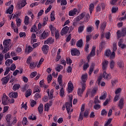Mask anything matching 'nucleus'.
I'll return each mask as SVG.
<instances>
[{
    "label": "nucleus",
    "mask_w": 126,
    "mask_h": 126,
    "mask_svg": "<svg viewBox=\"0 0 126 126\" xmlns=\"http://www.w3.org/2000/svg\"><path fill=\"white\" fill-rule=\"evenodd\" d=\"M118 39H120L121 37H125L126 35V28L123 29L122 31L118 30L116 32Z\"/></svg>",
    "instance_id": "1"
},
{
    "label": "nucleus",
    "mask_w": 126,
    "mask_h": 126,
    "mask_svg": "<svg viewBox=\"0 0 126 126\" xmlns=\"http://www.w3.org/2000/svg\"><path fill=\"white\" fill-rule=\"evenodd\" d=\"M9 103V99L5 94H3V96L2 98V104L4 105H8Z\"/></svg>",
    "instance_id": "2"
},
{
    "label": "nucleus",
    "mask_w": 126,
    "mask_h": 126,
    "mask_svg": "<svg viewBox=\"0 0 126 126\" xmlns=\"http://www.w3.org/2000/svg\"><path fill=\"white\" fill-rule=\"evenodd\" d=\"M86 84L83 83L82 84V89L80 88H79L78 89L77 93L79 96H81L82 93H83V92L85 91V89L86 88Z\"/></svg>",
    "instance_id": "3"
},
{
    "label": "nucleus",
    "mask_w": 126,
    "mask_h": 126,
    "mask_svg": "<svg viewBox=\"0 0 126 126\" xmlns=\"http://www.w3.org/2000/svg\"><path fill=\"white\" fill-rule=\"evenodd\" d=\"M71 108H72V103H71V102L66 103V110L68 114H70L71 112H73V109H71Z\"/></svg>",
    "instance_id": "4"
},
{
    "label": "nucleus",
    "mask_w": 126,
    "mask_h": 126,
    "mask_svg": "<svg viewBox=\"0 0 126 126\" xmlns=\"http://www.w3.org/2000/svg\"><path fill=\"white\" fill-rule=\"evenodd\" d=\"M85 109V104H82L81 108V112L79 116L78 121H82L83 120V112Z\"/></svg>",
    "instance_id": "5"
},
{
    "label": "nucleus",
    "mask_w": 126,
    "mask_h": 126,
    "mask_svg": "<svg viewBox=\"0 0 126 126\" xmlns=\"http://www.w3.org/2000/svg\"><path fill=\"white\" fill-rule=\"evenodd\" d=\"M10 78V75L8 74L7 76L6 77H4L2 78L1 80V81L2 82V84L3 85H5V84H7L8 81H9V79Z\"/></svg>",
    "instance_id": "6"
},
{
    "label": "nucleus",
    "mask_w": 126,
    "mask_h": 126,
    "mask_svg": "<svg viewBox=\"0 0 126 126\" xmlns=\"http://www.w3.org/2000/svg\"><path fill=\"white\" fill-rule=\"evenodd\" d=\"M95 50H96V47L93 46L92 51H91L90 55H88V56L87 57L88 61H89V60H90V57H94V56H95V55H96V53H95Z\"/></svg>",
    "instance_id": "7"
},
{
    "label": "nucleus",
    "mask_w": 126,
    "mask_h": 126,
    "mask_svg": "<svg viewBox=\"0 0 126 126\" xmlns=\"http://www.w3.org/2000/svg\"><path fill=\"white\" fill-rule=\"evenodd\" d=\"M26 5V0H22L19 2L17 4V6L18 8H22V7H24Z\"/></svg>",
    "instance_id": "8"
},
{
    "label": "nucleus",
    "mask_w": 126,
    "mask_h": 126,
    "mask_svg": "<svg viewBox=\"0 0 126 126\" xmlns=\"http://www.w3.org/2000/svg\"><path fill=\"white\" fill-rule=\"evenodd\" d=\"M73 90V84L71 83V81H69L68 83V89L67 92L68 93H71V92H72V91Z\"/></svg>",
    "instance_id": "9"
},
{
    "label": "nucleus",
    "mask_w": 126,
    "mask_h": 126,
    "mask_svg": "<svg viewBox=\"0 0 126 126\" xmlns=\"http://www.w3.org/2000/svg\"><path fill=\"white\" fill-rule=\"evenodd\" d=\"M71 54L72 56H79L80 55V52L77 49H73L71 51Z\"/></svg>",
    "instance_id": "10"
},
{
    "label": "nucleus",
    "mask_w": 126,
    "mask_h": 126,
    "mask_svg": "<svg viewBox=\"0 0 126 126\" xmlns=\"http://www.w3.org/2000/svg\"><path fill=\"white\" fill-rule=\"evenodd\" d=\"M124 42L123 39H120L118 42V46L121 49H125L126 48V45L125 43H123Z\"/></svg>",
    "instance_id": "11"
},
{
    "label": "nucleus",
    "mask_w": 126,
    "mask_h": 126,
    "mask_svg": "<svg viewBox=\"0 0 126 126\" xmlns=\"http://www.w3.org/2000/svg\"><path fill=\"white\" fill-rule=\"evenodd\" d=\"M81 80L83 83H85L86 81H87V79H88V74L87 73H85L83 74L81 77Z\"/></svg>",
    "instance_id": "12"
},
{
    "label": "nucleus",
    "mask_w": 126,
    "mask_h": 126,
    "mask_svg": "<svg viewBox=\"0 0 126 126\" xmlns=\"http://www.w3.org/2000/svg\"><path fill=\"white\" fill-rule=\"evenodd\" d=\"M52 104H53V102H52V101H50L49 103H46L44 105V110L46 111V112H48V111L50 110V107L52 106Z\"/></svg>",
    "instance_id": "13"
},
{
    "label": "nucleus",
    "mask_w": 126,
    "mask_h": 126,
    "mask_svg": "<svg viewBox=\"0 0 126 126\" xmlns=\"http://www.w3.org/2000/svg\"><path fill=\"white\" fill-rule=\"evenodd\" d=\"M108 63H109V62L106 60H104L102 62V68L103 70H106V69H107V67H108Z\"/></svg>",
    "instance_id": "14"
},
{
    "label": "nucleus",
    "mask_w": 126,
    "mask_h": 126,
    "mask_svg": "<svg viewBox=\"0 0 126 126\" xmlns=\"http://www.w3.org/2000/svg\"><path fill=\"white\" fill-rule=\"evenodd\" d=\"M11 43V40L10 39H6L3 41V45L4 47H9Z\"/></svg>",
    "instance_id": "15"
},
{
    "label": "nucleus",
    "mask_w": 126,
    "mask_h": 126,
    "mask_svg": "<svg viewBox=\"0 0 126 126\" xmlns=\"http://www.w3.org/2000/svg\"><path fill=\"white\" fill-rule=\"evenodd\" d=\"M14 8V6H13V5H11L7 9V10L6 11V13H7V14H12V12H13Z\"/></svg>",
    "instance_id": "16"
},
{
    "label": "nucleus",
    "mask_w": 126,
    "mask_h": 126,
    "mask_svg": "<svg viewBox=\"0 0 126 126\" xmlns=\"http://www.w3.org/2000/svg\"><path fill=\"white\" fill-rule=\"evenodd\" d=\"M69 28L67 26H65L61 31V35L62 36H63V35L66 34L67 33V31H68Z\"/></svg>",
    "instance_id": "17"
},
{
    "label": "nucleus",
    "mask_w": 126,
    "mask_h": 126,
    "mask_svg": "<svg viewBox=\"0 0 126 126\" xmlns=\"http://www.w3.org/2000/svg\"><path fill=\"white\" fill-rule=\"evenodd\" d=\"M42 50L43 54H45V55L48 54V52L49 51V46L47 45H43L42 47Z\"/></svg>",
    "instance_id": "18"
},
{
    "label": "nucleus",
    "mask_w": 126,
    "mask_h": 126,
    "mask_svg": "<svg viewBox=\"0 0 126 126\" xmlns=\"http://www.w3.org/2000/svg\"><path fill=\"white\" fill-rule=\"evenodd\" d=\"M35 42H37V39H36V34L35 33H32L31 38V44H34V43H35Z\"/></svg>",
    "instance_id": "19"
},
{
    "label": "nucleus",
    "mask_w": 126,
    "mask_h": 126,
    "mask_svg": "<svg viewBox=\"0 0 126 126\" xmlns=\"http://www.w3.org/2000/svg\"><path fill=\"white\" fill-rule=\"evenodd\" d=\"M102 77H103L104 79H111V75H110V74H107L106 71H104L102 74Z\"/></svg>",
    "instance_id": "20"
},
{
    "label": "nucleus",
    "mask_w": 126,
    "mask_h": 126,
    "mask_svg": "<svg viewBox=\"0 0 126 126\" xmlns=\"http://www.w3.org/2000/svg\"><path fill=\"white\" fill-rule=\"evenodd\" d=\"M76 12H77V9L74 8L73 10H71L69 12V16H74L75 14H76Z\"/></svg>",
    "instance_id": "21"
},
{
    "label": "nucleus",
    "mask_w": 126,
    "mask_h": 126,
    "mask_svg": "<svg viewBox=\"0 0 126 126\" xmlns=\"http://www.w3.org/2000/svg\"><path fill=\"white\" fill-rule=\"evenodd\" d=\"M53 43H54V38L52 37H49L47 40L44 41V44H47L48 45H51Z\"/></svg>",
    "instance_id": "22"
},
{
    "label": "nucleus",
    "mask_w": 126,
    "mask_h": 126,
    "mask_svg": "<svg viewBox=\"0 0 126 126\" xmlns=\"http://www.w3.org/2000/svg\"><path fill=\"white\" fill-rule=\"evenodd\" d=\"M63 75H60L58 78V82L60 86H63Z\"/></svg>",
    "instance_id": "23"
},
{
    "label": "nucleus",
    "mask_w": 126,
    "mask_h": 126,
    "mask_svg": "<svg viewBox=\"0 0 126 126\" xmlns=\"http://www.w3.org/2000/svg\"><path fill=\"white\" fill-rule=\"evenodd\" d=\"M118 107H119L120 109H123V108H124V98H121L120 99L118 104Z\"/></svg>",
    "instance_id": "24"
},
{
    "label": "nucleus",
    "mask_w": 126,
    "mask_h": 126,
    "mask_svg": "<svg viewBox=\"0 0 126 126\" xmlns=\"http://www.w3.org/2000/svg\"><path fill=\"white\" fill-rule=\"evenodd\" d=\"M48 35H49V33H48V32L44 31L42 33L41 36H40V39H46V38L48 37Z\"/></svg>",
    "instance_id": "25"
},
{
    "label": "nucleus",
    "mask_w": 126,
    "mask_h": 126,
    "mask_svg": "<svg viewBox=\"0 0 126 126\" xmlns=\"http://www.w3.org/2000/svg\"><path fill=\"white\" fill-rule=\"evenodd\" d=\"M76 46L77 47H78V48H81V47H83V41H82V39H80L77 42Z\"/></svg>",
    "instance_id": "26"
},
{
    "label": "nucleus",
    "mask_w": 126,
    "mask_h": 126,
    "mask_svg": "<svg viewBox=\"0 0 126 126\" xmlns=\"http://www.w3.org/2000/svg\"><path fill=\"white\" fill-rule=\"evenodd\" d=\"M85 28V26L84 25L80 26L78 28V33H82V32H83V31H84V29Z\"/></svg>",
    "instance_id": "27"
},
{
    "label": "nucleus",
    "mask_w": 126,
    "mask_h": 126,
    "mask_svg": "<svg viewBox=\"0 0 126 126\" xmlns=\"http://www.w3.org/2000/svg\"><path fill=\"white\" fill-rule=\"evenodd\" d=\"M105 98H107V92H103L101 94V96L99 97V100H105Z\"/></svg>",
    "instance_id": "28"
},
{
    "label": "nucleus",
    "mask_w": 126,
    "mask_h": 126,
    "mask_svg": "<svg viewBox=\"0 0 126 126\" xmlns=\"http://www.w3.org/2000/svg\"><path fill=\"white\" fill-rule=\"evenodd\" d=\"M44 110V105L42 104H40L38 108V111L39 114H42L43 111Z\"/></svg>",
    "instance_id": "29"
},
{
    "label": "nucleus",
    "mask_w": 126,
    "mask_h": 126,
    "mask_svg": "<svg viewBox=\"0 0 126 126\" xmlns=\"http://www.w3.org/2000/svg\"><path fill=\"white\" fill-rule=\"evenodd\" d=\"M49 29L51 31L52 34H54V33H55V32L57 31L56 28L54 27V25H50L49 26Z\"/></svg>",
    "instance_id": "30"
},
{
    "label": "nucleus",
    "mask_w": 126,
    "mask_h": 126,
    "mask_svg": "<svg viewBox=\"0 0 126 126\" xmlns=\"http://www.w3.org/2000/svg\"><path fill=\"white\" fill-rule=\"evenodd\" d=\"M12 63H13L12 59H8L5 61V64L7 65V66H9Z\"/></svg>",
    "instance_id": "31"
},
{
    "label": "nucleus",
    "mask_w": 126,
    "mask_h": 126,
    "mask_svg": "<svg viewBox=\"0 0 126 126\" xmlns=\"http://www.w3.org/2000/svg\"><path fill=\"white\" fill-rule=\"evenodd\" d=\"M97 91H98V89L97 88H94L90 94V95H91L92 97H93V96L96 94V92H97Z\"/></svg>",
    "instance_id": "32"
},
{
    "label": "nucleus",
    "mask_w": 126,
    "mask_h": 126,
    "mask_svg": "<svg viewBox=\"0 0 126 126\" xmlns=\"http://www.w3.org/2000/svg\"><path fill=\"white\" fill-rule=\"evenodd\" d=\"M17 93H11L9 94V97L10 98H17Z\"/></svg>",
    "instance_id": "33"
},
{
    "label": "nucleus",
    "mask_w": 126,
    "mask_h": 126,
    "mask_svg": "<svg viewBox=\"0 0 126 126\" xmlns=\"http://www.w3.org/2000/svg\"><path fill=\"white\" fill-rule=\"evenodd\" d=\"M124 61L122 60H119L118 62V66L120 68H123L124 67Z\"/></svg>",
    "instance_id": "34"
},
{
    "label": "nucleus",
    "mask_w": 126,
    "mask_h": 126,
    "mask_svg": "<svg viewBox=\"0 0 126 126\" xmlns=\"http://www.w3.org/2000/svg\"><path fill=\"white\" fill-rule=\"evenodd\" d=\"M84 16H85V13H82L77 17L76 21H80V20H81V19L84 18Z\"/></svg>",
    "instance_id": "35"
},
{
    "label": "nucleus",
    "mask_w": 126,
    "mask_h": 126,
    "mask_svg": "<svg viewBox=\"0 0 126 126\" xmlns=\"http://www.w3.org/2000/svg\"><path fill=\"white\" fill-rule=\"evenodd\" d=\"M32 51H33V48H32L30 45H29L26 49V52H27L28 54H29V53H31Z\"/></svg>",
    "instance_id": "36"
},
{
    "label": "nucleus",
    "mask_w": 126,
    "mask_h": 126,
    "mask_svg": "<svg viewBox=\"0 0 126 126\" xmlns=\"http://www.w3.org/2000/svg\"><path fill=\"white\" fill-rule=\"evenodd\" d=\"M20 88V85L18 84H16L14 86H13V90H14V91H16V90H18Z\"/></svg>",
    "instance_id": "37"
},
{
    "label": "nucleus",
    "mask_w": 126,
    "mask_h": 126,
    "mask_svg": "<svg viewBox=\"0 0 126 126\" xmlns=\"http://www.w3.org/2000/svg\"><path fill=\"white\" fill-rule=\"evenodd\" d=\"M24 22H25V25H28V24H29L30 23L29 17L27 16L25 17Z\"/></svg>",
    "instance_id": "38"
},
{
    "label": "nucleus",
    "mask_w": 126,
    "mask_h": 126,
    "mask_svg": "<svg viewBox=\"0 0 126 126\" xmlns=\"http://www.w3.org/2000/svg\"><path fill=\"white\" fill-rule=\"evenodd\" d=\"M6 121L8 122V124L10 123V121H11V115L8 114L6 116Z\"/></svg>",
    "instance_id": "39"
},
{
    "label": "nucleus",
    "mask_w": 126,
    "mask_h": 126,
    "mask_svg": "<svg viewBox=\"0 0 126 126\" xmlns=\"http://www.w3.org/2000/svg\"><path fill=\"white\" fill-rule=\"evenodd\" d=\"M21 19L20 18H17L16 19V25L18 27H19L21 25Z\"/></svg>",
    "instance_id": "40"
},
{
    "label": "nucleus",
    "mask_w": 126,
    "mask_h": 126,
    "mask_svg": "<svg viewBox=\"0 0 126 126\" xmlns=\"http://www.w3.org/2000/svg\"><path fill=\"white\" fill-rule=\"evenodd\" d=\"M89 10H90V12L91 14V13H92V11H93V10H94V4H93V3L90 4V5L89 6Z\"/></svg>",
    "instance_id": "41"
},
{
    "label": "nucleus",
    "mask_w": 126,
    "mask_h": 126,
    "mask_svg": "<svg viewBox=\"0 0 126 126\" xmlns=\"http://www.w3.org/2000/svg\"><path fill=\"white\" fill-rule=\"evenodd\" d=\"M31 94H32V90L31 89H29L26 93V97H27V98L28 97H29V96H30L31 95Z\"/></svg>",
    "instance_id": "42"
},
{
    "label": "nucleus",
    "mask_w": 126,
    "mask_h": 126,
    "mask_svg": "<svg viewBox=\"0 0 126 126\" xmlns=\"http://www.w3.org/2000/svg\"><path fill=\"white\" fill-rule=\"evenodd\" d=\"M8 51H9V47L7 46H4V49H3L2 53V54H6Z\"/></svg>",
    "instance_id": "43"
},
{
    "label": "nucleus",
    "mask_w": 126,
    "mask_h": 126,
    "mask_svg": "<svg viewBox=\"0 0 126 126\" xmlns=\"http://www.w3.org/2000/svg\"><path fill=\"white\" fill-rule=\"evenodd\" d=\"M35 67H36V63L34 62H31L30 65L31 69H33Z\"/></svg>",
    "instance_id": "44"
},
{
    "label": "nucleus",
    "mask_w": 126,
    "mask_h": 126,
    "mask_svg": "<svg viewBox=\"0 0 126 126\" xmlns=\"http://www.w3.org/2000/svg\"><path fill=\"white\" fill-rule=\"evenodd\" d=\"M84 19L85 21H86V22H88V20L90 19V15H89V14H87L86 15L85 14Z\"/></svg>",
    "instance_id": "45"
},
{
    "label": "nucleus",
    "mask_w": 126,
    "mask_h": 126,
    "mask_svg": "<svg viewBox=\"0 0 126 126\" xmlns=\"http://www.w3.org/2000/svg\"><path fill=\"white\" fill-rule=\"evenodd\" d=\"M56 1V0H48L46 2V5H49V4H52V3H54Z\"/></svg>",
    "instance_id": "46"
},
{
    "label": "nucleus",
    "mask_w": 126,
    "mask_h": 126,
    "mask_svg": "<svg viewBox=\"0 0 126 126\" xmlns=\"http://www.w3.org/2000/svg\"><path fill=\"white\" fill-rule=\"evenodd\" d=\"M37 31V27H36V25H34L31 28V32H33V33H35Z\"/></svg>",
    "instance_id": "47"
},
{
    "label": "nucleus",
    "mask_w": 126,
    "mask_h": 126,
    "mask_svg": "<svg viewBox=\"0 0 126 126\" xmlns=\"http://www.w3.org/2000/svg\"><path fill=\"white\" fill-rule=\"evenodd\" d=\"M50 18H51V21H54V20L56 19V18H55V12L53 11L51 13Z\"/></svg>",
    "instance_id": "48"
},
{
    "label": "nucleus",
    "mask_w": 126,
    "mask_h": 126,
    "mask_svg": "<svg viewBox=\"0 0 126 126\" xmlns=\"http://www.w3.org/2000/svg\"><path fill=\"white\" fill-rule=\"evenodd\" d=\"M60 96L61 97H64V90H63V88H61L60 90Z\"/></svg>",
    "instance_id": "49"
},
{
    "label": "nucleus",
    "mask_w": 126,
    "mask_h": 126,
    "mask_svg": "<svg viewBox=\"0 0 126 126\" xmlns=\"http://www.w3.org/2000/svg\"><path fill=\"white\" fill-rule=\"evenodd\" d=\"M28 15H29L30 16H31L32 20H33V19H34L35 16H34V14H33V13H32V12H31V11H29L28 12Z\"/></svg>",
    "instance_id": "50"
},
{
    "label": "nucleus",
    "mask_w": 126,
    "mask_h": 126,
    "mask_svg": "<svg viewBox=\"0 0 126 126\" xmlns=\"http://www.w3.org/2000/svg\"><path fill=\"white\" fill-rule=\"evenodd\" d=\"M28 122V121H27V118L24 117L22 121L23 126H26V125H27Z\"/></svg>",
    "instance_id": "51"
},
{
    "label": "nucleus",
    "mask_w": 126,
    "mask_h": 126,
    "mask_svg": "<svg viewBox=\"0 0 126 126\" xmlns=\"http://www.w3.org/2000/svg\"><path fill=\"white\" fill-rule=\"evenodd\" d=\"M29 120H32V121H36V116L35 115L32 114V115L29 117Z\"/></svg>",
    "instance_id": "52"
},
{
    "label": "nucleus",
    "mask_w": 126,
    "mask_h": 126,
    "mask_svg": "<svg viewBox=\"0 0 126 126\" xmlns=\"http://www.w3.org/2000/svg\"><path fill=\"white\" fill-rule=\"evenodd\" d=\"M63 68V66H62L61 65H58L56 68L55 69L56 71H58V72H60L61 71V70Z\"/></svg>",
    "instance_id": "53"
},
{
    "label": "nucleus",
    "mask_w": 126,
    "mask_h": 126,
    "mask_svg": "<svg viewBox=\"0 0 126 126\" xmlns=\"http://www.w3.org/2000/svg\"><path fill=\"white\" fill-rule=\"evenodd\" d=\"M89 116V110H86L84 112V117L87 118Z\"/></svg>",
    "instance_id": "54"
},
{
    "label": "nucleus",
    "mask_w": 126,
    "mask_h": 126,
    "mask_svg": "<svg viewBox=\"0 0 126 126\" xmlns=\"http://www.w3.org/2000/svg\"><path fill=\"white\" fill-rule=\"evenodd\" d=\"M93 30V27H88L87 28V32L88 33H91L92 31Z\"/></svg>",
    "instance_id": "55"
},
{
    "label": "nucleus",
    "mask_w": 126,
    "mask_h": 126,
    "mask_svg": "<svg viewBox=\"0 0 126 126\" xmlns=\"http://www.w3.org/2000/svg\"><path fill=\"white\" fill-rule=\"evenodd\" d=\"M43 62H44V58H41L39 60V63H38V64L37 65V67H40V66H41V64H42V63H43Z\"/></svg>",
    "instance_id": "56"
},
{
    "label": "nucleus",
    "mask_w": 126,
    "mask_h": 126,
    "mask_svg": "<svg viewBox=\"0 0 126 126\" xmlns=\"http://www.w3.org/2000/svg\"><path fill=\"white\" fill-rule=\"evenodd\" d=\"M52 79H53V77H52V75H49L47 79L48 83H50V82L52 81Z\"/></svg>",
    "instance_id": "57"
},
{
    "label": "nucleus",
    "mask_w": 126,
    "mask_h": 126,
    "mask_svg": "<svg viewBox=\"0 0 126 126\" xmlns=\"http://www.w3.org/2000/svg\"><path fill=\"white\" fill-rule=\"evenodd\" d=\"M66 61L67 64L70 65L72 63V61L69 58H67L66 59Z\"/></svg>",
    "instance_id": "58"
},
{
    "label": "nucleus",
    "mask_w": 126,
    "mask_h": 126,
    "mask_svg": "<svg viewBox=\"0 0 126 126\" xmlns=\"http://www.w3.org/2000/svg\"><path fill=\"white\" fill-rule=\"evenodd\" d=\"M112 122V118L109 119L105 123V124L104 125V126H108L111 124Z\"/></svg>",
    "instance_id": "59"
},
{
    "label": "nucleus",
    "mask_w": 126,
    "mask_h": 126,
    "mask_svg": "<svg viewBox=\"0 0 126 126\" xmlns=\"http://www.w3.org/2000/svg\"><path fill=\"white\" fill-rule=\"evenodd\" d=\"M114 66H115V62L113 61H111L110 63V67L112 69L114 68Z\"/></svg>",
    "instance_id": "60"
},
{
    "label": "nucleus",
    "mask_w": 126,
    "mask_h": 126,
    "mask_svg": "<svg viewBox=\"0 0 126 126\" xmlns=\"http://www.w3.org/2000/svg\"><path fill=\"white\" fill-rule=\"evenodd\" d=\"M16 52L17 54H19V55H20L22 53V49L20 47H18L16 49Z\"/></svg>",
    "instance_id": "61"
},
{
    "label": "nucleus",
    "mask_w": 126,
    "mask_h": 126,
    "mask_svg": "<svg viewBox=\"0 0 126 126\" xmlns=\"http://www.w3.org/2000/svg\"><path fill=\"white\" fill-rule=\"evenodd\" d=\"M89 67V64L88 63H85L83 66V70H86Z\"/></svg>",
    "instance_id": "62"
},
{
    "label": "nucleus",
    "mask_w": 126,
    "mask_h": 126,
    "mask_svg": "<svg viewBox=\"0 0 126 126\" xmlns=\"http://www.w3.org/2000/svg\"><path fill=\"white\" fill-rule=\"evenodd\" d=\"M118 7H113L112 9V13H115L118 11Z\"/></svg>",
    "instance_id": "63"
},
{
    "label": "nucleus",
    "mask_w": 126,
    "mask_h": 126,
    "mask_svg": "<svg viewBox=\"0 0 126 126\" xmlns=\"http://www.w3.org/2000/svg\"><path fill=\"white\" fill-rule=\"evenodd\" d=\"M111 55V50H107L105 52V56L106 57H110V55Z\"/></svg>",
    "instance_id": "64"
}]
</instances>
